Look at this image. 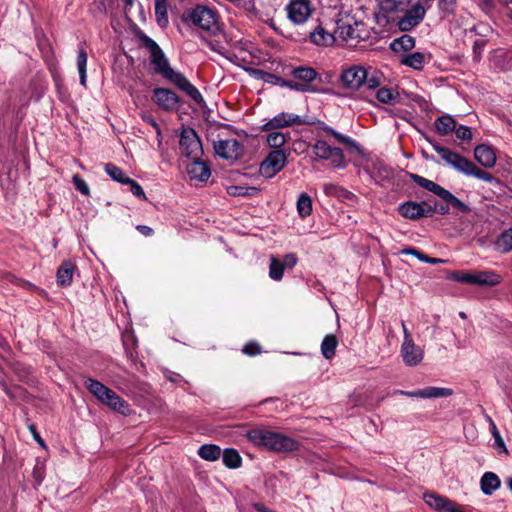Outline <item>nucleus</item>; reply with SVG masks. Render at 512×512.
<instances>
[{"instance_id": "49", "label": "nucleus", "mask_w": 512, "mask_h": 512, "mask_svg": "<svg viewBox=\"0 0 512 512\" xmlns=\"http://www.w3.org/2000/svg\"><path fill=\"white\" fill-rule=\"evenodd\" d=\"M125 184L130 185V191L134 196H136L137 198H139L141 200H146L145 192H144L143 188L139 185L138 182L129 178Z\"/></svg>"}, {"instance_id": "60", "label": "nucleus", "mask_w": 512, "mask_h": 512, "mask_svg": "<svg viewBox=\"0 0 512 512\" xmlns=\"http://www.w3.org/2000/svg\"><path fill=\"white\" fill-rule=\"evenodd\" d=\"M449 206L450 205L448 203H446L445 205L444 204L438 205L437 203H435L434 206L431 205V208L433 209V214L435 212H438L441 215H446L449 213V210H450Z\"/></svg>"}, {"instance_id": "56", "label": "nucleus", "mask_w": 512, "mask_h": 512, "mask_svg": "<svg viewBox=\"0 0 512 512\" xmlns=\"http://www.w3.org/2000/svg\"><path fill=\"white\" fill-rule=\"evenodd\" d=\"M281 262L285 269L286 268L292 269L297 264L298 258L296 256V254L289 253L284 256V259Z\"/></svg>"}, {"instance_id": "16", "label": "nucleus", "mask_w": 512, "mask_h": 512, "mask_svg": "<svg viewBox=\"0 0 512 512\" xmlns=\"http://www.w3.org/2000/svg\"><path fill=\"white\" fill-rule=\"evenodd\" d=\"M310 124L304 120L301 116L292 113L281 112L275 115L272 119L267 121L263 126V131H273L276 129L286 128L293 125H304Z\"/></svg>"}, {"instance_id": "57", "label": "nucleus", "mask_w": 512, "mask_h": 512, "mask_svg": "<svg viewBox=\"0 0 512 512\" xmlns=\"http://www.w3.org/2000/svg\"><path fill=\"white\" fill-rule=\"evenodd\" d=\"M340 187L341 186H338L333 183H325L323 185V190L326 195L337 197Z\"/></svg>"}, {"instance_id": "21", "label": "nucleus", "mask_w": 512, "mask_h": 512, "mask_svg": "<svg viewBox=\"0 0 512 512\" xmlns=\"http://www.w3.org/2000/svg\"><path fill=\"white\" fill-rule=\"evenodd\" d=\"M186 172L190 180H197L200 182H206L211 175L209 165L205 161H202L201 158L191 160V163L186 167Z\"/></svg>"}, {"instance_id": "6", "label": "nucleus", "mask_w": 512, "mask_h": 512, "mask_svg": "<svg viewBox=\"0 0 512 512\" xmlns=\"http://www.w3.org/2000/svg\"><path fill=\"white\" fill-rule=\"evenodd\" d=\"M143 46L150 52V62L153 66V71L162 75L165 79L169 80L176 73L165 56L160 46L149 36L144 33L138 35Z\"/></svg>"}, {"instance_id": "48", "label": "nucleus", "mask_w": 512, "mask_h": 512, "mask_svg": "<svg viewBox=\"0 0 512 512\" xmlns=\"http://www.w3.org/2000/svg\"><path fill=\"white\" fill-rule=\"evenodd\" d=\"M72 182L75 188L83 195L88 196L90 189L86 181L78 174H75L72 178Z\"/></svg>"}, {"instance_id": "53", "label": "nucleus", "mask_w": 512, "mask_h": 512, "mask_svg": "<svg viewBox=\"0 0 512 512\" xmlns=\"http://www.w3.org/2000/svg\"><path fill=\"white\" fill-rule=\"evenodd\" d=\"M242 352L248 356H255L261 352V347L256 342H249L244 345Z\"/></svg>"}, {"instance_id": "44", "label": "nucleus", "mask_w": 512, "mask_h": 512, "mask_svg": "<svg viewBox=\"0 0 512 512\" xmlns=\"http://www.w3.org/2000/svg\"><path fill=\"white\" fill-rule=\"evenodd\" d=\"M287 139V135L282 132H271L267 135V143L272 148L282 147Z\"/></svg>"}, {"instance_id": "40", "label": "nucleus", "mask_w": 512, "mask_h": 512, "mask_svg": "<svg viewBox=\"0 0 512 512\" xmlns=\"http://www.w3.org/2000/svg\"><path fill=\"white\" fill-rule=\"evenodd\" d=\"M155 15L161 27L168 24L167 0H155Z\"/></svg>"}, {"instance_id": "43", "label": "nucleus", "mask_w": 512, "mask_h": 512, "mask_svg": "<svg viewBox=\"0 0 512 512\" xmlns=\"http://www.w3.org/2000/svg\"><path fill=\"white\" fill-rule=\"evenodd\" d=\"M105 172L116 182L125 184L129 177H126L124 171L113 163L105 165Z\"/></svg>"}, {"instance_id": "12", "label": "nucleus", "mask_w": 512, "mask_h": 512, "mask_svg": "<svg viewBox=\"0 0 512 512\" xmlns=\"http://www.w3.org/2000/svg\"><path fill=\"white\" fill-rule=\"evenodd\" d=\"M213 148L220 158L235 162L244 155V146L237 139L214 141Z\"/></svg>"}, {"instance_id": "23", "label": "nucleus", "mask_w": 512, "mask_h": 512, "mask_svg": "<svg viewBox=\"0 0 512 512\" xmlns=\"http://www.w3.org/2000/svg\"><path fill=\"white\" fill-rule=\"evenodd\" d=\"M477 162L485 168H492L496 164V154L493 148L486 144H480L474 149Z\"/></svg>"}, {"instance_id": "19", "label": "nucleus", "mask_w": 512, "mask_h": 512, "mask_svg": "<svg viewBox=\"0 0 512 512\" xmlns=\"http://www.w3.org/2000/svg\"><path fill=\"white\" fill-rule=\"evenodd\" d=\"M169 81L193 99L197 104L204 102L199 90L184 76V74L176 72Z\"/></svg>"}, {"instance_id": "28", "label": "nucleus", "mask_w": 512, "mask_h": 512, "mask_svg": "<svg viewBox=\"0 0 512 512\" xmlns=\"http://www.w3.org/2000/svg\"><path fill=\"white\" fill-rule=\"evenodd\" d=\"M481 490L485 495H492L501 485L500 478L493 472H485L480 480Z\"/></svg>"}, {"instance_id": "11", "label": "nucleus", "mask_w": 512, "mask_h": 512, "mask_svg": "<svg viewBox=\"0 0 512 512\" xmlns=\"http://www.w3.org/2000/svg\"><path fill=\"white\" fill-rule=\"evenodd\" d=\"M336 34L346 42L366 40L369 37V31L362 22L340 21L337 24Z\"/></svg>"}, {"instance_id": "29", "label": "nucleus", "mask_w": 512, "mask_h": 512, "mask_svg": "<svg viewBox=\"0 0 512 512\" xmlns=\"http://www.w3.org/2000/svg\"><path fill=\"white\" fill-rule=\"evenodd\" d=\"M437 133L446 136L453 132L456 128V120L449 114L438 117L434 122Z\"/></svg>"}, {"instance_id": "8", "label": "nucleus", "mask_w": 512, "mask_h": 512, "mask_svg": "<svg viewBox=\"0 0 512 512\" xmlns=\"http://www.w3.org/2000/svg\"><path fill=\"white\" fill-rule=\"evenodd\" d=\"M392 3V9L403 13V15L399 16L397 20V26L401 31H410L423 21L426 14V8L422 3H414L406 9L400 7L401 3H396L394 0Z\"/></svg>"}, {"instance_id": "4", "label": "nucleus", "mask_w": 512, "mask_h": 512, "mask_svg": "<svg viewBox=\"0 0 512 512\" xmlns=\"http://www.w3.org/2000/svg\"><path fill=\"white\" fill-rule=\"evenodd\" d=\"M84 386L98 401L108 406L111 410L122 415L130 413L128 402L98 380L87 377L84 381Z\"/></svg>"}, {"instance_id": "24", "label": "nucleus", "mask_w": 512, "mask_h": 512, "mask_svg": "<svg viewBox=\"0 0 512 512\" xmlns=\"http://www.w3.org/2000/svg\"><path fill=\"white\" fill-rule=\"evenodd\" d=\"M500 274L493 270L475 271V285L494 287L502 282Z\"/></svg>"}, {"instance_id": "31", "label": "nucleus", "mask_w": 512, "mask_h": 512, "mask_svg": "<svg viewBox=\"0 0 512 512\" xmlns=\"http://www.w3.org/2000/svg\"><path fill=\"white\" fill-rule=\"evenodd\" d=\"M495 250L500 253H508L512 251V227L504 230L494 243Z\"/></svg>"}, {"instance_id": "7", "label": "nucleus", "mask_w": 512, "mask_h": 512, "mask_svg": "<svg viewBox=\"0 0 512 512\" xmlns=\"http://www.w3.org/2000/svg\"><path fill=\"white\" fill-rule=\"evenodd\" d=\"M217 12L207 6L197 5L183 16L185 22H191L193 25L215 34L219 30Z\"/></svg>"}, {"instance_id": "38", "label": "nucleus", "mask_w": 512, "mask_h": 512, "mask_svg": "<svg viewBox=\"0 0 512 512\" xmlns=\"http://www.w3.org/2000/svg\"><path fill=\"white\" fill-rule=\"evenodd\" d=\"M415 46V39L410 35H402L391 43V49L395 52L409 51Z\"/></svg>"}, {"instance_id": "63", "label": "nucleus", "mask_w": 512, "mask_h": 512, "mask_svg": "<svg viewBox=\"0 0 512 512\" xmlns=\"http://www.w3.org/2000/svg\"><path fill=\"white\" fill-rule=\"evenodd\" d=\"M137 231H139L144 236H151L153 234V229L147 225H137Z\"/></svg>"}, {"instance_id": "47", "label": "nucleus", "mask_w": 512, "mask_h": 512, "mask_svg": "<svg viewBox=\"0 0 512 512\" xmlns=\"http://www.w3.org/2000/svg\"><path fill=\"white\" fill-rule=\"evenodd\" d=\"M233 4L243 9L245 12L252 16H256L258 14V10L256 8L254 0H237Z\"/></svg>"}, {"instance_id": "50", "label": "nucleus", "mask_w": 512, "mask_h": 512, "mask_svg": "<svg viewBox=\"0 0 512 512\" xmlns=\"http://www.w3.org/2000/svg\"><path fill=\"white\" fill-rule=\"evenodd\" d=\"M455 134L458 139H461L463 141H470L472 140V132L469 127L464 125H459L455 128Z\"/></svg>"}, {"instance_id": "34", "label": "nucleus", "mask_w": 512, "mask_h": 512, "mask_svg": "<svg viewBox=\"0 0 512 512\" xmlns=\"http://www.w3.org/2000/svg\"><path fill=\"white\" fill-rule=\"evenodd\" d=\"M222 460L226 467L236 469L241 466L242 459L238 451L233 448H227L223 451Z\"/></svg>"}, {"instance_id": "1", "label": "nucleus", "mask_w": 512, "mask_h": 512, "mask_svg": "<svg viewBox=\"0 0 512 512\" xmlns=\"http://www.w3.org/2000/svg\"><path fill=\"white\" fill-rule=\"evenodd\" d=\"M428 141L432 145L433 149L442 158V160L445 161L452 168H454L456 171L467 176H473L477 179L483 180L488 183H491L495 180V177L491 173L480 169L468 158L463 157L459 153L454 152L449 148L439 145L435 141H432L430 139H428Z\"/></svg>"}, {"instance_id": "18", "label": "nucleus", "mask_w": 512, "mask_h": 512, "mask_svg": "<svg viewBox=\"0 0 512 512\" xmlns=\"http://www.w3.org/2000/svg\"><path fill=\"white\" fill-rule=\"evenodd\" d=\"M425 503L439 512H462L461 508L447 497L436 493H425Z\"/></svg>"}, {"instance_id": "58", "label": "nucleus", "mask_w": 512, "mask_h": 512, "mask_svg": "<svg viewBox=\"0 0 512 512\" xmlns=\"http://www.w3.org/2000/svg\"><path fill=\"white\" fill-rule=\"evenodd\" d=\"M142 119H143V121H145L147 124L151 125L155 129L158 136H161V128L152 115L144 114L142 116Z\"/></svg>"}, {"instance_id": "61", "label": "nucleus", "mask_w": 512, "mask_h": 512, "mask_svg": "<svg viewBox=\"0 0 512 512\" xmlns=\"http://www.w3.org/2000/svg\"><path fill=\"white\" fill-rule=\"evenodd\" d=\"M420 261L424 262V263H429V264H439V263H445L446 260H443V259H440V258H432V257H429L428 255H425L422 253L421 257L419 258Z\"/></svg>"}, {"instance_id": "9", "label": "nucleus", "mask_w": 512, "mask_h": 512, "mask_svg": "<svg viewBox=\"0 0 512 512\" xmlns=\"http://www.w3.org/2000/svg\"><path fill=\"white\" fill-rule=\"evenodd\" d=\"M179 150L182 156L191 160H197L202 157V143L194 129L189 127L183 128L180 134Z\"/></svg>"}, {"instance_id": "51", "label": "nucleus", "mask_w": 512, "mask_h": 512, "mask_svg": "<svg viewBox=\"0 0 512 512\" xmlns=\"http://www.w3.org/2000/svg\"><path fill=\"white\" fill-rule=\"evenodd\" d=\"M249 190H255L254 187H243V186H230L227 188L228 194L232 196H245L250 195Z\"/></svg>"}, {"instance_id": "54", "label": "nucleus", "mask_w": 512, "mask_h": 512, "mask_svg": "<svg viewBox=\"0 0 512 512\" xmlns=\"http://www.w3.org/2000/svg\"><path fill=\"white\" fill-rule=\"evenodd\" d=\"M487 44V40L484 38H478L473 43V52L475 55V59L479 60L482 54L484 47Z\"/></svg>"}, {"instance_id": "30", "label": "nucleus", "mask_w": 512, "mask_h": 512, "mask_svg": "<svg viewBox=\"0 0 512 512\" xmlns=\"http://www.w3.org/2000/svg\"><path fill=\"white\" fill-rule=\"evenodd\" d=\"M371 176L378 184L385 185L386 183H390L392 181L394 172L390 167L383 164H378L374 166L371 172Z\"/></svg>"}, {"instance_id": "39", "label": "nucleus", "mask_w": 512, "mask_h": 512, "mask_svg": "<svg viewBox=\"0 0 512 512\" xmlns=\"http://www.w3.org/2000/svg\"><path fill=\"white\" fill-rule=\"evenodd\" d=\"M285 268L282 262L275 256H270L269 277L274 281H280L283 278Z\"/></svg>"}, {"instance_id": "10", "label": "nucleus", "mask_w": 512, "mask_h": 512, "mask_svg": "<svg viewBox=\"0 0 512 512\" xmlns=\"http://www.w3.org/2000/svg\"><path fill=\"white\" fill-rule=\"evenodd\" d=\"M313 152L317 160H327L334 168L346 167L345 156L340 148L330 146L326 141L317 140L313 145Z\"/></svg>"}, {"instance_id": "41", "label": "nucleus", "mask_w": 512, "mask_h": 512, "mask_svg": "<svg viewBox=\"0 0 512 512\" xmlns=\"http://www.w3.org/2000/svg\"><path fill=\"white\" fill-rule=\"evenodd\" d=\"M280 86L288 87L291 90H295V91L303 92V93H307V92L316 93V92L320 91L319 89L315 88L314 86H307V84H300V82L293 81V80H285L283 78L280 82Z\"/></svg>"}, {"instance_id": "26", "label": "nucleus", "mask_w": 512, "mask_h": 512, "mask_svg": "<svg viewBox=\"0 0 512 512\" xmlns=\"http://www.w3.org/2000/svg\"><path fill=\"white\" fill-rule=\"evenodd\" d=\"M291 75L300 84H307V86H314L312 82L317 78L318 73L312 67L299 66L291 71Z\"/></svg>"}, {"instance_id": "59", "label": "nucleus", "mask_w": 512, "mask_h": 512, "mask_svg": "<svg viewBox=\"0 0 512 512\" xmlns=\"http://www.w3.org/2000/svg\"><path fill=\"white\" fill-rule=\"evenodd\" d=\"M456 0H439V7L441 10L451 13L454 9Z\"/></svg>"}, {"instance_id": "46", "label": "nucleus", "mask_w": 512, "mask_h": 512, "mask_svg": "<svg viewBox=\"0 0 512 512\" xmlns=\"http://www.w3.org/2000/svg\"><path fill=\"white\" fill-rule=\"evenodd\" d=\"M450 279L460 282V283L475 285V272H473V273L460 272V271L453 272L450 276Z\"/></svg>"}, {"instance_id": "20", "label": "nucleus", "mask_w": 512, "mask_h": 512, "mask_svg": "<svg viewBox=\"0 0 512 512\" xmlns=\"http://www.w3.org/2000/svg\"><path fill=\"white\" fill-rule=\"evenodd\" d=\"M401 356L407 366L413 367L422 362L424 351L414 343V340L407 341L401 345Z\"/></svg>"}, {"instance_id": "17", "label": "nucleus", "mask_w": 512, "mask_h": 512, "mask_svg": "<svg viewBox=\"0 0 512 512\" xmlns=\"http://www.w3.org/2000/svg\"><path fill=\"white\" fill-rule=\"evenodd\" d=\"M394 394L405 395L411 398L431 399L449 397L453 394V391L450 388L428 386L414 391L396 390Z\"/></svg>"}, {"instance_id": "55", "label": "nucleus", "mask_w": 512, "mask_h": 512, "mask_svg": "<svg viewBox=\"0 0 512 512\" xmlns=\"http://www.w3.org/2000/svg\"><path fill=\"white\" fill-rule=\"evenodd\" d=\"M337 198L346 201V202H353L356 200V195L352 192L348 191L347 189L340 187V190L338 192Z\"/></svg>"}, {"instance_id": "2", "label": "nucleus", "mask_w": 512, "mask_h": 512, "mask_svg": "<svg viewBox=\"0 0 512 512\" xmlns=\"http://www.w3.org/2000/svg\"><path fill=\"white\" fill-rule=\"evenodd\" d=\"M246 436L256 446L270 451L292 452L299 447V443L295 439L266 429L256 428L249 430Z\"/></svg>"}, {"instance_id": "33", "label": "nucleus", "mask_w": 512, "mask_h": 512, "mask_svg": "<svg viewBox=\"0 0 512 512\" xmlns=\"http://www.w3.org/2000/svg\"><path fill=\"white\" fill-rule=\"evenodd\" d=\"M401 63L415 70H421L425 64V55L421 52H414L402 57Z\"/></svg>"}, {"instance_id": "42", "label": "nucleus", "mask_w": 512, "mask_h": 512, "mask_svg": "<svg viewBox=\"0 0 512 512\" xmlns=\"http://www.w3.org/2000/svg\"><path fill=\"white\" fill-rule=\"evenodd\" d=\"M376 97L381 103L394 104L398 101L399 94L390 88L382 87L377 91Z\"/></svg>"}, {"instance_id": "13", "label": "nucleus", "mask_w": 512, "mask_h": 512, "mask_svg": "<svg viewBox=\"0 0 512 512\" xmlns=\"http://www.w3.org/2000/svg\"><path fill=\"white\" fill-rule=\"evenodd\" d=\"M285 10L288 19L296 25L305 23L313 12L310 0H290Z\"/></svg>"}, {"instance_id": "64", "label": "nucleus", "mask_w": 512, "mask_h": 512, "mask_svg": "<svg viewBox=\"0 0 512 512\" xmlns=\"http://www.w3.org/2000/svg\"><path fill=\"white\" fill-rule=\"evenodd\" d=\"M401 253L405 254V255H413V256L417 257L418 259L422 255V252H420L419 250H417L415 248H405V249L402 250Z\"/></svg>"}, {"instance_id": "22", "label": "nucleus", "mask_w": 512, "mask_h": 512, "mask_svg": "<svg viewBox=\"0 0 512 512\" xmlns=\"http://www.w3.org/2000/svg\"><path fill=\"white\" fill-rule=\"evenodd\" d=\"M155 102L165 110L175 108L179 103L178 96L170 89L156 88L154 90Z\"/></svg>"}, {"instance_id": "45", "label": "nucleus", "mask_w": 512, "mask_h": 512, "mask_svg": "<svg viewBox=\"0 0 512 512\" xmlns=\"http://www.w3.org/2000/svg\"><path fill=\"white\" fill-rule=\"evenodd\" d=\"M490 432L494 439V448L499 453L508 454V450L506 448L505 442H504L502 436L500 435V432H499L497 426L493 425V427H491V429H490Z\"/></svg>"}, {"instance_id": "14", "label": "nucleus", "mask_w": 512, "mask_h": 512, "mask_svg": "<svg viewBox=\"0 0 512 512\" xmlns=\"http://www.w3.org/2000/svg\"><path fill=\"white\" fill-rule=\"evenodd\" d=\"M398 211L401 216L410 220H419L421 218L433 216V209L431 208V205L425 201L404 202L399 205Z\"/></svg>"}, {"instance_id": "15", "label": "nucleus", "mask_w": 512, "mask_h": 512, "mask_svg": "<svg viewBox=\"0 0 512 512\" xmlns=\"http://www.w3.org/2000/svg\"><path fill=\"white\" fill-rule=\"evenodd\" d=\"M286 164V154L283 150L271 151L260 165V173L266 178H271L280 172Z\"/></svg>"}, {"instance_id": "27", "label": "nucleus", "mask_w": 512, "mask_h": 512, "mask_svg": "<svg viewBox=\"0 0 512 512\" xmlns=\"http://www.w3.org/2000/svg\"><path fill=\"white\" fill-rule=\"evenodd\" d=\"M310 41L318 46H329L335 41V37L326 31L321 25H318L309 33Z\"/></svg>"}, {"instance_id": "37", "label": "nucleus", "mask_w": 512, "mask_h": 512, "mask_svg": "<svg viewBox=\"0 0 512 512\" xmlns=\"http://www.w3.org/2000/svg\"><path fill=\"white\" fill-rule=\"evenodd\" d=\"M87 58V52L85 49L80 47L77 55V68L80 77V84L84 87L86 86L87 81Z\"/></svg>"}, {"instance_id": "3", "label": "nucleus", "mask_w": 512, "mask_h": 512, "mask_svg": "<svg viewBox=\"0 0 512 512\" xmlns=\"http://www.w3.org/2000/svg\"><path fill=\"white\" fill-rule=\"evenodd\" d=\"M381 74L375 69H366L360 65H352L342 70L340 82L348 89H358L365 86L368 89H375L381 85Z\"/></svg>"}, {"instance_id": "5", "label": "nucleus", "mask_w": 512, "mask_h": 512, "mask_svg": "<svg viewBox=\"0 0 512 512\" xmlns=\"http://www.w3.org/2000/svg\"><path fill=\"white\" fill-rule=\"evenodd\" d=\"M409 178L423 189H426L440 197L442 200H444L446 203L461 213L468 214L471 212V208L467 204L458 199L449 190L445 189L434 181L415 173H409Z\"/></svg>"}, {"instance_id": "62", "label": "nucleus", "mask_w": 512, "mask_h": 512, "mask_svg": "<svg viewBox=\"0 0 512 512\" xmlns=\"http://www.w3.org/2000/svg\"><path fill=\"white\" fill-rule=\"evenodd\" d=\"M339 142L347 144V145H355V141L352 140L350 137L345 136L339 132L336 133L334 136Z\"/></svg>"}, {"instance_id": "52", "label": "nucleus", "mask_w": 512, "mask_h": 512, "mask_svg": "<svg viewBox=\"0 0 512 512\" xmlns=\"http://www.w3.org/2000/svg\"><path fill=\"white\" fill-rule=\"evenodd\" d=\"M259 73L261 74V79L266 82V83H269V84H272V85H279L280 86V82L282 80L281 77L273 74V73H270V72H264V71H259Z\"/></svg>"}, {"instance_id": "25", "label": "nucleus", "mask_w": 512, "mask_h": 512, "mask_svg": "<svg viewBox=\"0 0 512 512\" xmlns=\"http://www.w3.org/2000/svg\"><path fill=\"white\" fill-rule=\"evenodd\" d=\"M76 266L71 261H64L57 270V283L62 287H68L73 282Z\"/></svg>"}, {"instance_id": "32", "label": "nucleus", "mask_w": 512, "mask_h": 512, "mask_svg": "<svg viewBox=\"0 0 512 512\" xmlns=\"http://www.w3.org/2000/svg\"><path fill=\"white\" fill-rule=\"evenodd\" d=\"M338 345L337 337L333 334H328L324 337L321 343V353L326 359L334 357Z\"/></svg>"}, {"instance_id": "35", "label": "nucleus", "mask_w": 512, "mask_h": 512, "mask_svg": "<svg viewBox=\"0 0 512 512\" xmlns=\"http://www.w3.org/2000/svg\"><path fill=\"white\" fill-rule=\"evenodd\" d=\"M198 455L207 461H215L221 456V449L214 444H204L199 447Z\"/></svg>"}, {"instance_id": "36", "label": "nucleus", "mask_w": 512, "mask_h": 512, "mask_svg": "<svg viewBox=\"0 0 512 512\" xmlns=\"http://www.w3.org/2000/svg\"><path fill=\"white\" fill-rule=\"evenodd\" d=\"M296 208L301 218H306L312 213V199L307 193H301L298 197Z\"/></svg>"}]
</instances>
